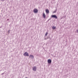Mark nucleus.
<instances>
[{
  "label": "nucleus",
  "mask_w": 78,
  "mask_h": 78,
  "mask_svg": "<svg viewBox=\"0 0 78 78\" xmlns=\"http://www.w3.org/2000/svg\"><path fill=\"white\" fill-rule=\"evenodd\" d=\"M7 20H9V19H7Z\"/></svg>",
  "instance_id": "14"
},
{
  "label": "nucleus",
  "mask_w": 78,
  "mask_h": 78,
  "mask_svg": "<svg viewBox=\"0 0 78 78\" xmlns=\"http://www.w3.org/2000/svg\"><path fill=\"white\" fill-rule=\"evenodd\" d=\"M48 64H51V59H49L48 60Z\"/></svg>",
  "instance_id": "3"
},
{
  "label": "nucleus",
  "mask_w": 78,
  "mask_h": 78,
  "mask_svg": "<svg viewBox=\"0 0 78 78\" xmlns=\"http://www.w3.org/2000/svg\"><path fill=\"white\" fill-rule=\"evenodd\" d=\"M43 17H44V18H45V17H46V16H45V14L44 12H43Z\"/></svg>",
  "instance_id": "8"
},
{
  "label": "nucleus",
  "mask_w": 78,
  "mask_h": 78,
  "mask_svg": "<svg viewBox=\"0 0 78 78\" xmlns=\"http://www.w3.org/2000/svg\"><path fill=\"white\" fill-rule=\"evenodd\" d=\"M48 34V32H46V34H45V36H47Z\"/></svg>",
  "instance_id": "10"
},
{
  "label": "nucleus",
  "mask_w": 78,
  "mask_h": 78,
  "mask_svg": "<svg viewBox=\"0 0 78 78\" xmlns=\"http://www.w3.org/2000/svg\"><path fill=\"white\" fill-rule=\"evenodd\" d=\"M77 33H78V30H77Z\"/></svg>",
  "instance_id": "12"
},
{
  "label": "nucleus",
  "mask_w": 78,
  "mask_h": 78,
  "mask_svg": "<svg viewBox=\"0 0 78 78\" xmlns=\"http://www.w3.org/2000/svg\"><path fill=\"white\" fill-rule=\"evenodd\" d=\"M34 12H35V13H37L38 12V10H37V9H35L34 10Z\"/></svg>",
  "instance_id": "4"
},
{
  "label": "nucleus",
  "mask_w": 78,
  "mask_h": 78,
  "mask_svg": "<svg viewBox=\"0 0 78 78\" xmlns=\"http://www.w3.org/2000/svg\"><path fill=\"white\" fill-rule=\"evenodd\" d=\"M53 29H55L56 28V27H55V26H53L52 27Z\"/></svg>",
  "instance_id": "9"
},
{
  "label": "nucleus",
  "mask_w": 78,
  "mask_h": 78,
  "mask_svg": "<svg viewBox=\"0 0 78 78\" xmlns=\"http://www.w3.org/2000/svg\"><path fill=\"white\" fill-rule=\"evenodd\" d=\"M24 55L25 56H29L28 53L27 52L24 53Z\"/></svg>",
  "instance_id": "2"
},
{
  "label": "nucleus",
  "mask_w": 78,
  "mask_h": 78,
  "mask_svg": "<svg viewBox=\"0 0 78 78\" xmlns=\"http://www.w3.org/2000/svg\"><path fill=\"white\" fill-rule=\"evenodd\" d=\"M46 12L47 13V14H49V10L48 9H47L46 10Z\"/></svg>",
  "instance_id": "7"
},
{
  "label": "nucleus",
  "mask_w": 78,
  "mask_h": 78,
  "mask_svg": "<svg viewBox=\"0 0 78 78\" xmlns=\"http://www.w3.org/2000/svg\"><path fill=\"white\" fill-rule=\"evenodd\" d=\"M29 58H31V59H33L34 58V56L32 55H30L29 57Z\"/></svg>",
  "instance_id": "6"
},
{
  "label": "nucleus",
  "mask_w": 78,
  "mask_h": 78,
  "mask_svg": "<svg viewBox=\"0 0 78 78\" xmlns=\"http://www.w3.org/2000/svg\"><path fill=\"white\" fill-rule=\"evenodd\" d=\"M33 70L34 71H36V66H34L33 67Z\"/></svg>",
  "instance_id": "5"
},
{
  "label": "nucleus",
  "mask_w": 78,
  "mask_h": 78,
  "mask_svg": "<svg viewBox=\"0 0 78 78\" xmlns=\"http://www.w3.org/2000/svg\"><path fill=\"white\" fill-rule=\"evenodd\" d=\"M51 17H52V18H55L56 19H58V17L57 16H56V15H52L51 16Z\"/></svg>",
  "instance_id": "1"
},
{
  "label": "nucleus",
  "mask_w": 78,
  "mask_h": 78,
  "mask_svg": "<svg viewBox=\"0 0 78 78\" xmlns=\"http://www.w3.org/2000/svg\"><path fill=\"white\" fill-rule=\"evenodd\" d=\"M4 74V73H2L1 75H3Z\"/></svg>",
  "instance_id": "13"
},
{
  "label": "nucleus",
  "mask_w": 78,
  "mask_h": 78,
  "mask_svg": "<svg viewBox=\"0 0 78 78\" xmlns=\"http://www.w3.org/2000/svg\"><path fill=\"white\" fill-rule=\"evenodd\" d=\"M8 33H10V30H9L8 31Z\"/></svg>",
  "instance_id": "11"
}]
</instances>
